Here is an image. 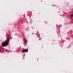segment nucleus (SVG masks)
<instances>
[{
  "instance_id": "20e7f679",
  "label": "nucleus",
  "mask_w": 73,
  "mask_h": 73,
  "mask_svg": "<svg viewBox=\"0 0 73 73\" xmlns=\"http://www.w3.org/2000/svg\"><path fill=\"white\" fill-rule=\"evenodd\" d=\"M72 16H73V15L72 14V15H71V17H72Z\"/></svg>"
},
{
  "instance_id": "39448f33",
  "label": "nucleus",
  "mask_w": 73,
  "mask_h": 73,
  "mask_svg": "<svg viewBox=\"0 0 73 73\" xmlns=\"http://www.w3.org/2000/svg\"><path fill=\"white\" fill-rule=\"evenodd\" d=\"M6 51H8V50L6 49Z\"/></svg>"
},
{
  "instance_id": "7ed1b4c3",
  "label": "nucleus",
  "mask_w": 73,
  "mask_h": 73,
  "mask_svg": "<svg viewBox=\"0 0 73 73\" xmlns=\"http://www.w3.org/2000/svg\"><path fill=\"white\" fill-rule=\"evenodd\" d=\"M24 41L25 42H27V40H26V39H24Z\"/></svg>"
},
{
  "instance_id": "f257e3e1",
  "label": "nucleus",
  "mask_w": 73,
  "mask_h": 73,
  "mask_svg": "<svg viewBox=\"0 0 73 73\" xmlns=\"http://www.w3.org/2000/svg\"><path fill=\"white\" fill-rule=\"evenodd\" d=\"M7 40L6 41H5L4 42H2V46H7V45H8V42H9V41H10V39H9V36H7Z\"/></svg>"
},
{
  "instance_id": "f03ea898",
  "label": "nucleus",
  "mask_w": 73,
  "mask_h": 73,
  "mask_svg": "<svg viewBox=\"0 0 73 73\" xmlns=\"http://www.w3.org/2000/svg\"><path fill=\"white\" fill-rule=\"evenodd\" d=\"M28 49H25L24 50H22V52H28Z\"/></svg>"
}]
</instances>
